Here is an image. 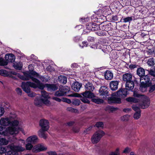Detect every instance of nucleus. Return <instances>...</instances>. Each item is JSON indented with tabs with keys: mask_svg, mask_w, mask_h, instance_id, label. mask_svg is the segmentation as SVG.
<instances>
[{
	"mask_svg": "<svg viewBox=\"0 0 155 155\" xmlns=\"http://www.w3.org/2000/svg\"><path fill=\"white\" fill-rule=\"evenodd\" d=\"M33 76L39 78V74L35 71H32L29 74H27L26 75L27 78L25 80H29V79H30L36 84L30 81H27L26 83L22 82L21 87L25 91H26L27 92H29L30 91V87L34 88H38L41 90L43 89L45 87V86L43 83H41L40 81L34 78Z\"/></svg>",
	"mask_w": 155,
	"mask_h": 155,
	"instance_id": "1",
	"label": "nucleus"
},
{
	"mask_svg": "<svg viewBox=\"0 0 155 155\" xmlns=\"http://www.w3.org/2000/svg\"><path fill=\"white\" fill-rule=\"evenodd\" d=\"M19 124V122L17 120L12 121L10 117H2L0 119V125L4 127L11 126L8 127L4 132V134L6 135L9 134L11 135H14L18 134L19 129L17 127Z\"/></svg>",
	"mask_w": 155,
	"mask_h": 155,
	"instance_id": "2",
	"label": "nucleus"
},
{
	"mask_svg": "<svg viewBox=\"0 0 155 155\" xmlns=\"http://www.w3.org/2000/svg\"><path fill=\"white\" fill-rule=\"evenodd\" d=\"M127 89L125 88H120L117 92L112 93L111 97H108V102L110 104L113 103L120 104L121 103V99L120 98L114 97L117 96L119 97H125L127 95Z\"/></svg>",
	"mask_w": 155,
	"mask_h": 155,
	"instance_id": "3",
	"label": "nucleus"
},
{
	"mask_svg": "<svg viewBox=\"0 0 155 155\" xmlns=\"http://www.w3.org/2000/svg\"><path fill=\"white\" fill-rule=\"evenodd\" d=\"M82 95L77 93H74L68 95V97H81V100L85 103L89 104L90 101L87 98H91L94 97V94L88 91H85L81 93Z\"/></svg>",
	"mask_w": 155,
	"mask_h": 155,
	"instance_id": "4",
	"label": "nucleus"
},
{
	"mask_svg": "<svg viewBox=\"0 0 155 155\" xmlns=\"http://www.w3.org/2000/svg\"><path fill=\"white\" fill-rule=\"evenodd\" d=\"M104 133L102 130L97 131L95 132L91 138L92 142L94 144L97 143L100 140Z\"/></svg>",
	"mask_w": 155,
	"mask_h": 155,
	"instance_id": "5",
	"label": "nucleus"
},
{
	"mask_svg": "<svg viewBox=\"0 0 155 155\" xmlns=\"http://www.w3.org/2000/svg\"><path fill=\"white\" fill-rule=\"evenodd\" d=\"M70 89V87L68 86L60 87L59 90L55 92L54 95L57 96H63L67 92H69Z\"/></svg>",
	"mask_w": 155,
	"mask_h": 155,
	"instance_id": "6",
	"label": "nucleus"
},
{
	"mask_svg": "<svg viewBox=\"0 0 155 155\" xmlns=\"http://www.w3.org/2000/svg\"><path fill=\"white\" fill-rule=\"evenodd\" d=\"M34 103L35 105L40 106L43 103L49 104V101L47 99H43L40 95H38L36 97Z\"/></svg>",
	"mask_w": 155,
	"mask_h": 155,
	"instance_id": "7",
	"label": "nucleus"
},
{
	"mask_svg": "<svg viewBox=\"0 0 155 155\" xmlns=\"http://www.w3.org/2000/svg\"><path fill=\"white\" fill-rule=\"evenodd\" d=\"M47 147L45 146L43 144H39L36 145L32 149V152L38 153L40 151L45 150Z\"/></svg>",
	"mask_w": 155,
	"mask_h": 155,
	"instance_id": "8",
	"label": "nucleus"
},
{
	"mask_svg": "<svg viewBox=\"0 0 155 155\" xmlns=\"http://www.w3.org/2000/svg\"><path fill=\"white\" fill-rule=\"evenodd\" d=\"M150 75L149 74L146 75H144L141 77L140 78L141 83L144 84L146 86L148 85L151 84L150 78Z\"/></svg>",
	"mask_w": 155,
	"mask_h": 155,
	"instance_id": "9",
	"label": "nucleus"
},
{
	"mask_svg": "<svg viewBox=\"0 0 155 155\" xmlns=\"http://www.w3.org/2000/svg\"><path fill=\"white\" fill-rule=\"evenodd\" d=\"M39 125L41 129L45 131H47L49 128V123L48 121L46 120H41L39 122Z\"/></svg>",
	"mask_w": 155,
	"mask_h": 155,
	"instance_id": "10",
	"label": "nucleus"
},
{
	"mask_svg": "<svg viewBox=\"0 0 155 155\" xmlns=\"http://www.w3.org/2000/svg\"><path fill=\"white\" fill-rule=\"evenodd\" d=\"M108 89V88L106 86H101L99 90L100 95L103 96L104 98L105 97H106L107 96H109V94Z\"/></svg>",
	"mask_w": 155,
	"mask_h": 155,
	"instance_id": "11",
	"label": "nucleus"
},
{
	"mask_svg": "<svg viewBox=\"0 0 155 155\" xmlns=\"http://www.w3.org/2000/svg\"><path fill=\"white\" fill-rule=\"evenodd\" d=\"M150 100L148 98H145L143 99L140 107L142 109H145L148 107L150 104Z\"/></svg>",
	"mask_w": 155,
	"mask_h": 155,
	"instance_id": "12",
	"label": "nucleus"
},
{
	"mask_svg": "<svg viewBox=\"0 0 155 155\" xmlns=\"http://www.w3.org/2000/svg\"><path fill=\"white\" fill-rule=\"evenodd\" d=\"M119 82L117 81H111L109 84L111 90L113 91L116 90L118 87Z\"/></svg>",
	"mask_w": 155,
	"mask_h": 155,
	"instance_id": "13",
	"label": "nucleus"
},
{
	"mask_svg": "<svg viewBox=\"0 0 155 155\" xmlns=\"http://www.w3.org/2000/svg\"><path fill=\"white\" fill-rule=\"evenodd\" d=\"M82 84L78 82L74 83L72 85V88L75 91L78 92L82 86Z\"/></svg>",
	"mask_w": 155,
	"mask_h": 155,
	"instance_id": "14",
	"label": "nucleus"
},
{
	"mask_svg": "<svg viewBox=\"0 0 155 155\" xmlns=\"http://www.w3.org/2000/svg\"><path fill=\"white\" fill-rule=\"evenodd\" d=\"M5 59L8 62L12 63L15 61V57L12 54H6L5 56Z\"/></svg>",
	"mask_w": 155,
	"mask_h": 155,
	"instance_id": "15",
	"label": "nucleus"
},
{
	"mask_svg": "<svg viewBox=\"0 0 155 155\" xmlns=\"http://www.w3.org/2000/svg\"><path fill=\"white\" fill-rule=\"evenodd\" d=\"M37 137L35 135H34L29 137L27 139L26 141L27 142H29L31 143H35L37 142Z\"/></svg>",
	"mask_w": 155,
	"mask_h": 155,
	"instance_id": "16",
	"label": "nucleus"
},
{
	"mask_svg": "<svg viewBox=\"0 0 155 155\" xmlns=\"http://www.w3.org/2000/svg\"><path fill=\"white\" fill-rule=\"evenodd\" d=\"M125 87L128 90H132L134 87V82L132 81H131L126 82Z\"/></svg>",
	"mask_w": 155,
	"mask_h": 155,
	"instance_id": "17",
	"label": "nucleus"
},
{
	"mask_svg": "<svg viewBox=\"0 0 155 155\" xmlns=\"http://www.w3.org/2000/svg\"><path fill=\"white\" fill-rule=\"evenodd\" d=\"M113 77V73L109 71H107L104 73L105 79L107 80H111Z\"/></svg>",
	"mask_w": 155,
	"mask_h": 155,
	"instance_id": "18",
	"label": "nucleus"
},
{
	"mask_svg": "<svg viewBox=\"0 0 155 155\" xmlns=\"http://www.w3.org/2000/svg\"><path fill=\"white\" fill-rule=\"evenodd\" d=\"M132 78V75L129 73H125L123 76V79L126 82L131 81Z\"/></svg>",
	"mask_w": 155,
	"mask_h": 155,
	"instance_id": "19",
	"label": "nucleus"
},
{
	"mask_svg": "<svg viewBox=\"0 0 155 155\" xmlns=\"http://www.w3.org/2000/svg\"><path fill=\"white\" fill-rule=\"evenodd\" d=\"M85 87L86 89L88 90L87 91L91 92L94 90V88L93 84L89 82H88L86 84L85 86Z\"/></svg>",
	"mask_w": 155,
	"mask_h": 155,
	"instance_id": "20",
	"label": "nucleus"
},
{
	"mask_svg": "<svg viewBox=\"0 0 155 155\" xmlns=\"http://www.w3.org/2000/svg\"><path fill=\"white\" fill-rule=\"evenodd\" d=\"M45 131L42 129H40L38 132V136L40 137L46 139L47 138V134H45Z\"/></svg>",
	"mask_w": 155,
	"mask_h": 155,
	"instance_id": "21",
	"label": "nucleus"
},
{
	"mask_svg": "<svg viewBox=\"0 0 155 155\" xmlns=\"http://www.w3.org/2000/svg\"><path fill=\"white\" fill-rule=\"evenodd\" d=\"M137 74L139 75L140 78L144 75L145 71L142 68H140L137 69Z\"/></svg>",
	"mask_w": 155,
	"mask_h": 155,
	"instance_id": "22",
	"label": "nucleus"
},
{
	"mask_svg": "<svg viewBox=\"0 0 155 155\" xmlns=\"http://www.w3.org/2000/svg\"><path fill=\"white\" fill-rule=\"evenodd\" d=\"M58 80L59 82L63 84H65L67 82V78L64 76L61 75L59 76Z\"/></svg>",
	"mask_w": 155,
	"mask_h": 155,
	"instance_id": "23",
	"label": "nucleus"
},
{
	"mask_svg": "<svg viewBox=\"0 0 155 155\" xmlns=\"http://www.w3.org/2000/svg\"><path fill=\"white\" fill-rule=\"evenodd\" d=\"M100 29L107 31H109L110 28L109 27V26L108 25H104L102 24H101L100 25Z\"/></svg>",
	"mask_w": 155,
	"mask_h": 155,
	"instance_id": "24",
	"label": "nucleus"
},
{
	"mask_svg": "<svg viewBox=\"0 0 155 155\" xmlns=\"http://www.w3.org/2000/svg\"><path fill=\"white\" fill-rule=\"evenodd\" d=\"M126 100L127 101L131 103H136L138 102V100L137 99L131 97L127 98L126 99Z\"/></svg>",
	"mask_w": 155,
	"mask_h": 155,
	"instance_id": "25",
	"label": "nucleus"
},
{
	"mask_svg": "<svg viewBox=\"0 0 155 155\" xmlns=\"http://www.w3.org/2000/svg\"><path fill=\"white\" fill-rule=\"evenodd\" d=\"M46 85L48 88L50 90L54 91L58 88L57 86L55 84H46Z\"/></svg>",
	"mask_w": 155,
	"mask_h": 155,
	"instance_id": "26",
	"label": "nucleus"
},
{
	"mask_svg": "<svg viewBox=\"0 0 155 155\" xmlns=\"http://www.w3.org/2000/svg\"><path fill=\"white\" fill-rule=\"evenodd\" d=\"M92 101L93 102L98 104H101L104 102L103 100L98 98H93L92 99Z\"/></svg>",
	"mask_w": 155,
	"mask_h": 155,
	"instance_id": "27",
	"label": "nucleus"
},
{
	"mask_svg": "<svg viewBox=\"0 0 155 155\" xmlns=\"http://www.w3.org/2000/svg\"><path fill=\"white\" fill-rule=\"evenodd\" d=\"M146 87H149V92L150 93H151L153 92L155 90V84L153 85L149 84L146 86Z\"/></svg>",
	"mask_w": 155,
	"mask_h": 155,
	"instance_id": "28",
	"label": "nucleus"
},
{
	"mask_svg": "<svg viewBox=\"0 0 155 155\" xmlns=\"http://www.w3.org/2000/svg\"><path fill=\"white\" fill-rule=\"evenodd\" d=\"M8 64V62L5 60L3 58H0V66H6Z\"/></svg>",
	"mask_w": 155,
	"mask_h": 155,
	"instance_id": "29",
	"label": "nucleus"
},
{
	"mask_svg": "<svg viewBox=\"0 0 155 155\" xmlns=\"http://www.w3.org/2000/svg\"><path fill=\"white\" fill-rule=\"evenodd\" d=\"M8 141L4 138H0V145H6L8 144Z\"/></svg>",
	"mask_w": 155,
	"mask_h": 155,
	"instance_id": "30",
	"label": "nucleus"
},
{
	"mask_svg": "<svg viewBox=\"0 0 155 155\" xmlns=\"http://www.w3.org/2000/svg\"><path fill=\"white\" fill-rule=\"evenodd\" d=\"M72 104L75 106H78L81 103V101L79 99L75 98L72 101Z\"/></svg>",
	"mask_w": 155,
	"mask_h": 155,
	"instance_id": "31",
	"label": "nucleus"
},
{
	"mask_svg": "<svg viewBox=\"0 0 155 155\" xmlns=\"http://www.w3.org/2000/svg\"><path fill=\"white\" fill-rule=\"evenodd\" d=\"M100 25L97 24L95 23H93L92 31L98 30L100 28Z\"/></svg>",
	"mask_w": 155,
	"mask_h": 155,
	"instance_id": "32",
	"label": "nucleus"
},
{
	"mask_svg": "<svg viewBox=\"0 0 155 155\" xmlns=\"http://www.w3.org/2000/svg\"><path fill=\"white\" fill-rule=\"evenodd\" d=\"M14 149L17 151H22L25 150V149L23 148L21 146H15L14 147Z\"/></svg>",
	"mask_w": 155,
	"mask_h": 155,
	"instance_id": "33",
	"label": "nucleus"
},
{
	"mask_svg": "<svg viewBox=\"0 0 155 155\" xmlns=\"http://www.w3.org/2000/svg\"><path fill=\"white\" fill-rule=\"evenodd\" d=\"M148 64L150 66H153L154 64V60L153 58H150L148 59L147 62Z\"/></svg>",
	"mask_w": 155,
	"mask_h": 155,
	"instance_id": "34",
	"label": "nucleus"
},
{
	"mask_svg": "<svg viewBox=\"0 0 155 155\" xmlns=\"http://www.w3.org/2000/svg\"><path fill=\"white\" fill-rule=\"evenodd\" d=\"M41 98L43 97L45 99H47L49 97L48 93L45 91H42L41 92Z\"/></svg>",
	"mask_w": 155,
	"mask_h": 155,
	"instance_id": "35",
	"label": "nucleus"
},
{
	"mask_svg": "<svg viewBox=\"0 0 155 155\" xmlns=\"http://www.w3.org/2000/svg\"><path fill=\"white\" fill-rule=\"evenodd\" d=\"M101 44L99 43L95 44L90 46L91 48L94 49H101Z\"/></svg>",
	"mask_w": 155,
	"mask_h": 155,
	"instance_id": "36",
	"label": "nucleus"
},
{
	"mask_svg": "<svg viewBox=\"0 0 155 155\" xmlns=\"http://www.w3.org/2000/svg\"><path fill=\"white\" fill-rule=\"evenodd\" d=\"M141 112H136L134 115V117L135 119L137 120L140 117Z\"/></svg>",
	"mask_w": 155,
	"mask_h": 155,
	"instance_id": "37",
	"label": "nucleus"
},
{
	"mask_svg": "<svg viewBox=\"0 0 155 155\" xmlns=\"http://www.w3.org/2000/svg\"><path fill=\"white\" fill-rule=\"evenodd\" d=\"M104 124L102 122H98L96 123L95 124V126L96 127L98 128L101 127L103 128L104 127Z\"/></svg>",
	"mask_w": 155,
	"mask_h": 155,
	"instance_id": "38",
	"label": "nucleus"
},
{
	"mask_svg": "<svg viewBox=\"0 0 155 155\" xmlns=\"http://www.w3.org/2000/svg\"><path fill=\"white\" fill-rule=\"evenodd\" d=\"M132 108L136 112H141L140 108L137 107L136 105L134 104L133 105L132 107Z\"/></svg>",
	"mask_w": 155,
	"mask_h": 155,
	"instance_id": "39",
	"label": "nucleus"
},
{
	"mask_svg": "<svg viewBox=\"0 0 155 155\" xmlns=\"http://www.w3.org/2000/svg\"><path fill=\"white\" fill-rule=\"evenodd\" d=\"M93 25V22L88 23V24L86 25V28L88 30H91L92 31Z\"/></svg>",
	"mask_w": 155,
	"mask_h": 155,
	"instance_id": "40",
	"label": "nucleus"
},
{
	"mask_svg": "<svg viewBox=\"0 0 155 155\" xmlns=\"http://www.w3.org/2000/svg\"><path fill=\"white\" fill-rule=\"evenodd\" d=\"M33 148L32 145L31 144V143L29 142H28V143L26 145V148L27 150H30Z\"/></svg>",
	"mask_w": 155,
	"mask_h": 155,
	"instance_id": "41",
	"label": "nucleus"
},
{
	"mask_svg": "<svg viewBox=\"0 0 155 155\" xmlns=\"http://www.w3.org/2000/svg\"><path fill=\"white\" fill-rule=\"evenodd\" d=\"M129 117L130 116L128 115H125L122 117L121 119L123 121H127L129 120Z\"/></svg>",
	"mask_w": 155,
	"mask_h": 155,
	"instance_id": "42",
	"label": "nucleus"
},
{
	"mask_svg": "<svg viewBox=\"0 0 155 155\" xmlns=\"http://www.w3.org/2000/svg\"><path fill=\"white\" fill-rule=\"evenodd\" d=\"M14 67L16 69L21 70L22 67V66L21 64H17L14 65Z\"/></svg>",
	"mask_w": 155,
	"mask_h": 155,
	"instance_id": "43",
	"label": "nucleus"
},
{
	"mask_svg": "<svg viewBox=\"0 0 155 155\" xmlns=\"http://www.w3.org/2000/svg\"><path fill=\"white\" fill-rule=\"evenodd\" d=\"M123 22L126 23L131 21L132 20V17H128L123 19Z\"/></svg>",
	"mask_w": 155,
	"mask_h": 155,
	"instance_id": "44",
	"label": "nucleus"
},
{
	"mask_svg": "<svg viewBox=\"0 0 155 155\" xmlns=\"http://www.w3.org/2000/svg\"><path fill=\"white\" fill-rule=\"evenodd\" d=\"M67 110L68 111H69L72 112L76 113L78 111V110L77 109L73 108L72 107H68L67 108Z\"/></svg>",
	"mask_w": 155,
	"mask_h": 155,
	"instance_id": "45",
	"label": "nucleus"
},
{
	"mask_svg": "<svg viewBox=\"0 0 155 155\" xmlns=\"http://www.w3.org/2000/svg\"><path fill=\"white\" fill-rule=\"evenodd\" d=\"M119 148H117L115 152H111L110 153V155H119Z\"/></svg>",
	"mask_w": 155,
	"mask_h": 155,
	"instance_id": "46",
	"label": "nucleus"
},
{
	"mask_svg": "<svg viewBox=\"0 0 155 155\" xmlns=\"http://www.w3.org/2000/svg\"><path fill=\"white\" fill-rule=\"evenodd\" d=\"M0 74L3 76H5L7 75V71L5 70H0Z\"/></svg>",
	"mask_w": 155,
	"mask_h": 155,
	"instance_id": "47",
	"label": "nucleus"
},
{
	"mask_svg": "<svg viewBox=\"0 0 155 155\" xmlns=\"http://www.w3.org/2000/svg\"><path fill=\"white\" fill-rule=\"evenodd\" d=\"M55 96L53 97H52V99L54 100H55L57 101L60 102L61 101H62V98L61 99L60 98H59L58 97L59 96Z\"/></svg>",
	"mask_w": 155,
	"mask_h": 155,
	"instance_id": "48",
	"label": "nucleus"
},
{
	"mask_svg": "<svg viewBox=\"0 0 155 155\" xmlns=\"http://www.w3.org/2000/svg\"><path fill=\"white\" fill-rule=\"evenodd\" d=\"M62 101L65 102L68 104H70L72 102L70 99L64 97L62 98Z\"/></svg>",
	"mask_w": 155,
	"mask_h": 155,
	"instance_id": "49",
	"label": "nucleus"
},
{
	"mask_svg": "<svg viewBox=\"0 0 155 155\" xmlns=\"http://www.w3.org/2000/svg\"><path fill=\"white\" fill-rule=\"evenodd\" d=\"M134 96L135 97L139 98L141 96H143V95H141L138 93L137 92L134 91Z\"/></svg>",
	"mask_w": 155,
	"mask_h": 155,
	"instance_id": "50",
	"label": "nucleus"
},
{
	"mask_svg": "<svg viewBox=\"0 0 155 155\" xmlns=\"http://www.w3.org/2000/svg\"><path fill=\"white\" fill-rule=\"evenodd\" d=\"M74 41L76 42H78L80 41H81V38L80 36H76L73 38Z\"/></svg>",
	"mask_w": 155,
	"mask_h": 155,
	"instance_id": "51",
	"label": "nucleus"
},
{
	"mask_svg": "<svg viewBox=\"0 0 155 155\" xmlns=\"http://www.w3.org/2000/svg\"><path fill=\"white\" fill-rule=\"evenodd\" d=\"M106 110H109L110 111L112 112L113 111L115 110H116V108L113 107L109 106L107 107Z\"/></svg>",
	"mask_w": 155,
	"mask_h": 155,
	"instance_id": "52",
	"label": "nucleus"
},
{
	"mask_svg": "<svg viewBox=\"0 0 155 155\" xmlns=\"http://www.w3.org/2000/svg\"><path fill=\"white\" fill-rule=\"evenodd\" d=\"M39 78L41 79L42 82H47L48 81V79L43 76H41V77H39Z\"/></svg>",
	"mask_w": 155,
	"mask_h": 155,
	"instance_id": "53",
	"label": "nucleus"
},
{
	"mask_svg": "<svg viewBox=\"0 0 155 155\" xmlns=\"http://www.w3.org/2000/svg\"><path fill=\"white\" fill-rule=\"evenodd\" d=\"M5 112L4 109L3 107H0V117L4 114Z\"/></svg>",
	"mask_w": 155,
	"mask_h": 155,
	"instance_id": "54",
	"label": "nucleus"
},
{
	"mask_svg": "<svg viewBox=\"0 0 155 155\" xmlns=\"http://www.w3.org/2000/svg\"><path fill=\"white\" fill-rule=\"evenodd\" d=\"M30 91H31V89H30ZM26 93H28V96L31 97H33L35 96V94L33 92H31L30 91L29 92H27L26 91H25Z\"/></svg>",
	"mask_w": 155,
	"mask_h": 155,
	"instance_id": "55",
	"label": "nucleus"
},
{
	"mask_svg": "<svg viewBox=\"0 0 155 155\" xmlns=\"http://www.w3.org/2000/svg\"><path fill=\"white\" fill-rule=\"evenodd\" d=\"M130 148L128 147H127L123 151V153H127L130 152Z\"/></svg>",
	"mask_w": 155,
	"mask_h": 155,
	"instance_id": "56",
	"label": "nucleus"
},
{
	"mask_svg": "<svg viewBox=\"0 0 155 155\" xmlns=\"http://www.w3.org/2000/svg\"><path fill=\"white\" fill-rule=\"evenodd\" d=\"M16 91L17 92L18 94L20 95L22 94V90L19 88H17L16 89Z\"/></svg>",
	"mask_w": 155,
	"mask_h": 155,
	"instance_id": "57",
	"label": "nucleus"
},
{
	"mask_svg": "<svg viewBox=\"0 0 155 155\" xmlns=\"http://www.w3.org/2000/svg\"><path fill=\"white\" fill-rule=\"evenodd\" d=\"M95 39V38L94 37H91V36H88L87 37V40L88 41L93 42L94 41Z\"/></svg>",
	"mask_w": 155,
	"mask_h": 155,
	"instance_id": "58",
	"label": "nucleus"
},
{
	"mask_svg": "<svg viewBox=\"0 0 155 155\" xmlns=\"http://www.w3.org/2000/svg\"><path fill=\"white\" fill-rule=\"evenodd\" d=\"M149 74L150 75L155 76V67H154L153 71L151 70L149 72Z\"/></svg>",
	"mask_w": 155,
	"mask_h": 155,
	"instance_id": "59",
	"label": "nucleus"
},
{
	"mask_svg": "<svg viewBox=\"0 0 155 155\" xmlns=\"http://www.w3.org/2000/svg\"><path fill=\"white\" fill-rule=\"evenodd\" d=\"M92 127H93L91 126L89 127L87 129L84 130V132L86 134H88V132L92 129Z\"/></svg>",
	"mask_w": 155,
	"mask_h": 155,
	"instance_id": "60",
	"label": "nucleus"
},
{
	"mask_svg": "<svg viewBox=\"0 0 155 155\" xmlns=\"http://www.w3.org/2000/svg\"><path fill=\"white\" fill-rule=\"evenodd\" d=\"M140 89L142 92H145L147 90L146 87L145 86H141Z\"/></svg>",
	"mask_w": 155,
	"mask_h": 155,
	"instance_id": "61",
	"label": "nucleus"
},
{
	"mask_svg": "<svg viewBox=\"0 0 155 155\" xmlns=\"http://www.w3.org/2000/svg\"><path fill=\"white\" fill-rule=\"evenodd\" d=\"M137 67V65L135 64H131L129 65V68L131 69H133Z\"/></svg>",
	"mask_w": 155,
	"mask_h": 155,
	"instance_id": "62",
	"label": "nucleus"
},
{
	"mask_svg": "<svg viewBox=\"0 0 155 155\" xmlns=\"http://www.w3.org/2000/svg\"><path fill=\"white\" fill-rule=\"evenodd\" d=\"M74 123V122L73 121H71L66 123L67 125L69 126H71L73 125Z\"/></svg>",
	"mask_w": 155,
	"mask_h": 155,
	"instance_id": "63",
	"label": "nucleus"
},
{
	"mask_svg": "<svg viewBox=\"0 0 155 155\" xmlns=\"http://www.w3.org/2000/svg\"><path fill=\"white\" fill-rule=\"evenodd\" d=\"M49 155H57L56 152L54 151H50L48 152Z\"/></svg>",
	"mask_w": 155,
	"mask_h": 155,
	"instance_id": "64",
	"label": "nucleus"
}]
</instances>
